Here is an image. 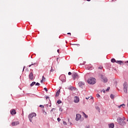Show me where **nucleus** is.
I'll return each mask as SVG.
<instances>
[{
  "mask_svg": "<svg viewBox=\"0 0 128 128\" xmlns=\"http://www.w3.org/2000/svg\"><path fill=\"white\" fill-rule=\"evenodd\" d=\"M124 120H126V118L124 117H123L122 118H118L117 119V122L118 124L122 126H126V122Z\"/></svg>",
  "mask_w": 128,
  "mask_h": 128,
  "instance_id": "obj_1",
  "label": "nucleus"
},
{
  "mask_svg": "<svg viewBox=\"0 0 128 128\" xmlns=\"http://www.w3.org/2000/svg\"><path fill=\"white\" fill-rule=\"evenodd\" d=\"M87 82L89 84H96V78H90L88 79Z\"/></svg>",
  "mask_w": 128,
  "mask_h": 128,
  "instance_id": "obj_2",
  "label": "nucleus"
},
{
  "mask_svg": "<svg viewBox=\"0 0 128 128\" xmlns=\"http://www.w3.org/2000/svg\"><path fill=\"white\" fill-rule=\"evenodd\" d=\"M100 76L102 80V82H108V78H106L105 76H103L102 74H100Z\"/></svg>",
  "mask_w": 128,
  "mask_h": 128,
  "instance_id": "obj_3",
  "label": "nucleus"
},
{
  "mask_svg": "<svg viewBox=\"0 0 128 128\" xmlns=\"http://www.w3.org/2000/svg\"><path fill=\"white\" fill-rule=\"evenodd\" d=\"M59 80H61V82H66V75L64 74H62L61 75L60 78H59Z\"/></svg>",
  "mask_w": 128,
  "mask_h": 128,
  "instance_id": "obj_4",
  "label": "nucleus"
},
{
  "mask_svg": "<svg viewBox=\"0 0 128 128\" xmlns=\"http://www.w3.org/2000/svg\"><path fill=\"white\" fill-rule=\"evenodd\" d=\"M36 116V114L35 113H32V114H29L28 118H29L30 122H32V118H34V116Z\"/></svg>",
  "mask_w": 128,
  "mask_h": 128,
  "instance_id": "obj_5",
  "label": "nucleus"
},
{
  "mask_svg": "<svg viewBox=\"0 0 128 128\" xmlns=\"http://www.w3.org/2000/svg\"><path fill=\"white\" fill-rule=\"evenodd\" d=\"M124 92L126 93L128 92V83H126V82H124Z\"/></svg>",
  "mask_w": 128,
  "mask_h": 128,
  "instance_id": "obj_6",
  "label": "nucleus"
},
{
  "mask_svg": "<svg viewBox=\"0 0 128 128\" xmlns=\"http://www.w3.org/2000/svg\"><path fill=\"white\" fill-rule=\"evenodd\" d=\"M72 78L73 80H78V78H80V76H78V74L76 73V72H73L72 74Z\"/></svg>",
  "mask_w": 128,
  "mask_h": 128,
  "instance_id": "obj_7",
  "label": "nucleus"
},
{
  "mask_svg": "<svg viewBox=\"0 0 128 128\" xmlns=\"http://www.w3.org/2000/svg\"><path fill=\"white\" fill-rule=\"evenodd\" d=\"M78 86L80 88H84V82H78Z\"/></svg>",
  "mask_w": 128,
  "mask_h": 128,
  "instance_id": "obj_8",
  "label": "nucleus"
},
{
  "mask_svg": "<svg viewBox=\"0 0 128 128\" xmlns=\"http://www.w3.org/2000/svg\"><path fill=\"white\" fill-rule=\"evenodd\" d=\"M80 118H82V115H80V114H76V120L77 122L80 120Z\"/></svg>",
  "mask_w": 128,
  "mask_h": 128,
  "instance_id": "obj_9",
  "label": "nucleus"
},
{
  "mask_svg": "<svg viewBox=\"0 0 128 128\" xmlns=\"http://www.w3.org/2000/svg\"><path fill=\"white\" fill-rule=\"evenodd\" d=\"M28 78L30 80H34V74L32 72H30L28 75Z\"/></svg>",
  "mask_w": 128,
  "mask_h": 128,
  "instance_id": "obj_10",
  "label": "nucleus"
},
{
  "mask_svg": "<svg viewBox=\"0 0 128 128\" xmlns=\"http://www.w3.org/2000/svg\"><path fill=\"white\" fill-rule=\"evenodd\" d=\"M80 102V98L78 96H75L74 98V102L78 104Z\"/></svg>",
  "mask_w": 128,
  "mask_h": 128,
  "instance_id": "obj_11",
  "label": "nucleus"
},
{
  "mask_svg": "<svg viewBox=\"0 0 128 128\" xmlns=\"http://www.w3.org/2000/svg\"><path fill=\"white\" fill-rule=\"evenodd\" d=\"M10 114H12V116H14V114H16V110L14 109H12L10 111Z\"/></svg>",
  "mask_w": 128,
  "mask_h": 128,
  "instance_id": "obj_12",
  "label": "nucleus"
},
{
  "mask_svg": "<svg viewBox=\"0 0 128 128\" xmlns=\"http://www.w3.org/2000/svg\"><path fill=\"white\" fill-rule=\"evenodd\" d=\"M12 126H18V124H20V122H12Z\"/></svg>",
  "mask_w": 128,
  "mask_h": 128,
  "instance_id": "obj_13",
  "label": "nucleus"
},
{
  "mask_svg": "<svg viewBox=\"0 0 128 128\" xmlns=\"http://www.w3.org/2000/svg\"><path fill=\"white\" fill-rule=\"evenodd\" d=\"M60 90H58L56 92V96H60Z\"/></svg>",
  "mask_w": 128,
  "mask_h": 128,
  "instance_id": "obj_14",
  "label": "nucleus"
},
{
  "mask_svg": "<svg viewBox=\"0 0 128 128\" xmlns=\"http://www.w3.org/2000/svg\"><path fill=\"white\" fill-rule=\"evenodd\" d=\"M114 123H111L110 124H109V128H114Z\"/></svg>",
  "mask_w": 128,
  "mask_h": 128,
  "instance_id": "obj_15",
  "label": "nucleus"
},
{
  "mask_svg": "<svg viewBox=\"0 0 128 128\" xmlns=\"http://www.w3.org/2000/svg\"><path fill=\"white\" fill-rule=\"evenodd\" d=\"M116 62V64H122V60H116V62Z\"/></svg>",
  "mask_w": 128,
  "mask_h": 128,
  "instance_id": "obj_16",
  "label": "nucleus"
},
{
  "mask_svg": "<svg viewBox=\"0 0 128 128\" xmlns=\"http://www.w3.org/2000/svg\"><path fill=\"white\" fill-rule=\"evenodd\" d=\"M54 110H56V108H53L52 109V110H50V112L52 114V112L53 114H54Z\"/></svg>",
  "mask_w": 128,
  "mask_h": 128,
  "instance_id": "obj_17",
  "label": "nucleus"
},
{
  "mask_svg": "<svg viewBox=\"0 0 128 128\" xmlns=\"http://www.w3.org/2000/svg\"><path fill=\"white\" fill-rule=\"evenodd\" d=\"M82 114H83V116H84V118H88V115H86V113L84 112H82Z\"/></svg>",
  "mask_w": 128,
  "mask_h": 128,
  "instance_id": "obj_18",
  "label": "nucleus"
},
{
  "mask_svg": "<svg viewBox=\"0 0 128 128\" xmlns=\"http://www.w3.org/2000/svg\"><path fill=\"white\" fill-rule=\"evenodd\" d=\"M126 106V105L124 104H121L120 105L118 108H124Z\"/></svg>",
  "mask_w": 128,
  "mask_h": 128,
  "instance_id": "obj_19",
  "label": "nucleus"
},
{
  "mask_svg": "<svg viewBox=\"0 0 128 128\" xmlns=\"http://www.w3.org/2000/svg\"><path fill=\"white\" fill-rule=\"evenodd\" d=\"M36 84V82H33L30 84V86H34Z\"/></svg>",
  "mask_w": 128,
  "mask_h": 128,
  "instance_id": "obj_20",
  "label": "nucleus"
},
{
  "mask_svg": "<svg viewBox=\"0 0 128 128\" xmlns=\"http://www.w3.org/2000/svg\"><path fill=\"white\" fill-rule=\"evenodd\" d=\"M116 62V59H114V58H112L111 60V62Z\"/></svg>",
  "mask_w": 128,
  "mask_h": 128,
  "instance_id": "obj_21",
  "label": "nucleus"
},
{
  "mask_svg": "<svg viewBox=\"0 0 128 128\" xmlns=\"http://www.w3.org/2000/svg\"><path fill=\"white\" fill-rule=\"evenodd\" d=\"M110 98L112 100H114V95L111 94H110Z\"/></svg>",
  "mask_w": 128,
  "mask_h": 128,
  "instance_id": "obj_22",
  "label": "nucleus"
},
{
  "mask_svg": "<svg viewBox=\"0 0 128 128\" xmlns=\"http://www.w3.org/2000/svg\"><path fill=\"white\" fill-rule=\"evenodd\" d=\"M57 103H58V104H62V100H58L57 101Z\"/></svg>",
  "mask_w": 128,
  "mask_h": 128,
  "instance_id": "obj_23",
  "label": "nucleus"
},
{
  "mask_svg": "<svg viewBox=\"0 0 128 128\" xmlns=\"http://www.w3.org/2000/svg\"><path fill=\"white\" fill-rule=\"evenodd\" d=\"M110 89V88L108 87V88H107V89L106 90V92H108Z\"/></svg>",
  "mask_w": 128,
  "mask_h": 128,
  "instance_id": "obj_24",
  "label": "nucleus"
},
{
  "mask_svg": "<svg viewBox=\"0 0 128 128\" xmlns=\"http://www.w3.org/2000/svg\"><path fill=\"white\" fill-rule=\"evenodd\" d=\"M34 64H36V63H32V64H30L28 66H29V68H30L31 67V66H34Z\"/></svg>",
  "mask_w": 128,
  "mask_h": 128,
  "instance_id": "obj_25",
  "label": "nucleus"
},
{
  "mask_svg": "<svg viewBox=\"0 0 128 128\" xmlns=\"http://www.w3.org/2000/svg\"><path fill=\"white\" fill-rule=\"evenodd\" d=\"M63 124H64V126H66V124H67L66 122L64 121L63 122Z\"/></svg>",
  "mask_w": 128,
  "mask_h": 128,
  "instance_id": "obj_26",
  "label": "nucleus"
},
{
  "mask_svg": "<svg viewBox=\"0 0 128 128\" xmlns=\"http://www.w3.org/2000/svg\"><path fill=\"white\" fill-rule=\"evenodd\" d=\"M42 80H46V78H44V76H42Z\"/></svg>",
  "mask_w": 128,
  "mask_h": 128,
  "instance_id": "obj_27",
  "label": "nucleus"
},
{
  "mask_svg": "<svg viewBox=\"0 0 128 128\" xmlns=\"http://www.w3.org/2000/svg\"><path fill=\"white\" fill-rule=\"evenodd\" d=\"M36 86H40V83H38V82H36Z\"/></svg>",
  "mask_w": 128,
  "mask_h": 128,
  "instance_id": "obj_28",
  "label": "nucleus"
},
{
  "mask_svg": "<svg viewBox=\"0 0 128 128\" xmlns=\"http://www.w3.org/2000/svg\"><path fill=\"white\" fill-rule=\"evenodd\" d=\"M57 120H58V122H60V118H57Z\"/></svg>",
  "mask_w": 128,
  "mask_h": 128,
  "instance_id": "obj_29",
  "label": "nucleus"
},
{
  "mask_svg": "<svg viewBox=\"0 0 128 128\" xmlns=\"http://www.w3.org/2000/svg\"><path fill=\"white\" fill-rule=\"evenodd\" d=\"M102 68H103L102 66H100L98 68H100V70H102Z\"/></svg>",
  "mask_w": 128,
  "mask_h": 128,
  "instance_id": "obj_30",
  "label": "nucleus"
},
{
  "mask_svg": "<svg viewBox=\"0 0 128 128\" xmlns=\"http://www.w3.org/2000/svg\"><path fill=\"white\" fill-rule=\"evenodd\" d=\"M54 72V69H52V67L51 68L50 72Z\"/></svg>",
  "mask_w": 128,
  "mask_h": 128,
  "instance_id": "obj_31",
  "label": "nucleus"
},
{
  "mask_svg": "<svg viewBox=\"0 0 128 128\" xmlns=\"http://www.w3.org/2000/svg\"><path fill=\"white\" fill-rule=\"evenodd\" d=\"M96 96L97 98H100V96L99 94H97Z\"/></svg>",
  "mask_w": 128,
  "mask_h": 128,
  "instance_id": "obj_32",
  "label": "nucleus"
},
{
  "mask_svg": "<svg viewBox=\"0 0 128 128\" xmlns=\"http://www.w3.org/2000/svg\"><path fill=\"white\" fill-rule=\"evenodd\" d=\"M44 90L46 92H48V88H44Z\"/></svg>",
  "mask_w": 128,
  "mask_h": 128,
  "instance_id": "obj_33",
  "label": "nucleus"
},
{
  "mask_svg": "<svg viewBox=\"0 0 128 128\" xmlns=\"http://www.w3.org/2000/svg\"><path fill=\"white\" fill-rule=\"evenodd\" d=\"M96 110H100V108L98 106L96 107Z\"/></svg>",
  "mask_w": 128,
  "mask_h": 128,
  "instance_id": "obj_34",
  "label": "nucleus"
},
{
  "mask_svg": "<svg viewBox=\"0 0 128 128\" xmlns=\"http://www.w3.org/2000/svg\"><path fill=\"white\" fill-rule=\"evenodd\" d=\"M68 76H71L72 73L70 72H68Z\"/></svg>",
  "mask_w": 128,
  "mask_h": 128,
  "instance_id": "obj_35",
  "label": "nucleus"
},
{
  "mask_svg": "<svg viewBox=\"0 0 128 128\" xmlns=\"http://www.w3.org/2000/svg\"><path fill=\"white\" fill-rule=\"evenodd\" d=\"M102 92H104V94H106V90H104V89L102 90Z\"/></svg>",
  "mask_w": 128,
  "mask_h": 128,
  "instance_id": "obj_36",
  "label": "nucleus"
},
{
  "mask_svg": "<svg viewBox=\"0 0 128 128\" xmlns=\"http://www.w3.org/2000/svg\"><path fill=\"white\" fill-rule=\"evenodd\" d=\"M39 106L40 108H44V106L42 105H40Z\"/></svg>",
  "mask_w": 128,
  "mask_h": 128,
  "instance_id": "obj_37",
  "label": "nucleus"
},
{
  "mask_svg": "<svg viewBox=\"0 0 128 128\" xmlns=\"http://www.w3.org/2000/svg\"><path fill=\"white\" fill-rule=\"evenodd\" d=\"M45 98H46V100H48V96H45Z\"/></svg>",
  "mask_w": 128,
  "mask_h": 128,
  "instance_id": "obj_38",
  "label": "nucleus"
},
{
  "mask_svg": "<svg viewBox=\"0 0 128 128\" xmlns=\"http://www.w3.org/2000/svg\"><path fill=\"white\" fill-rule=\"evenodd\" d=\"M43 112H44V114H46V112L45 111H44Z\"/></svg>",
  "mask_w": 128,
  "mask_h": 128,
  "instance_id": "obj_39",
  "label": "nucleus"
},
{
  "mask_svg": "<svg viewBox=\"0 0 128 128\" xmlns=\"http://www.w3.org/2000/svg\"><path fill=\"white\" fill-rule=\"evenodd\" d=\"M86 128H90V126H86Z\"/></svg>",
  "mask_w": 128,
  "mask_h": 128,
  "instance_id": "obj_40",
  "label": "nucleus"
},
{
  "mask_svg": "<svg viewBox=\"0 0 128 128\" xmlns=\"http://www.w3.org/2000/svg\"><path fill=\"white\" fill-rule=\"evenodd\" d=\"M70 90H72V87L70 88Z\"/></svg>",
  "mask_w": 128,
  "mask_h": 128,
  "instance_id": "obj_41",
  "label": "nucleus"
},
{
  "mask_svg": "<svg viewBox=\"0 0 128 128\" xmlns=\"http://www.w3.org/2000/svg\"><path fill=\"white\" fill-rule=\"evenodd\" d=\"M68 34H70V36H72V34L70 32L68 33Z\"/></svg>",
  "mask_w": 128,
  "mask_h": 128,
  "instance_id": "obj_42",
  "label": "nucleus"
},
{
  "mask_svg": "<svg viewBox=\"0 0 128 128\" xmlns=\"http://www.w3.org/2000/svg\"><path fill=\"white\" fill-rule=\"evenodd\" d=\"M44 82V80H40V82Z\"/></svg>",
  "mask_w": 128,
  "mask_h": 128,
  "instance_id": "obj_43",
  "label": "nucleus"
},
{
  "mask_svg": "<svg viewBox=\"0 0 128 128\" xmlns=\"http://www.w3.org/2000/svg\"><path fill=\"white\" fill-rule=\"evenodd\" d=\"M57 52H60V50H57Z\"/></svg>",
  "mask_w": 128,
  "mask_h": 128,
  "instance_id": "obj_44",
  "label": "nucleus"
},
{
  "mask_svg": "<svg viewBox=\"0 0 128 128\" xmlns=\"http://www.w3.org/2000/svg\"><path fill=\"white\" fill-rule=\"evenodd\" d=\"M86 98V100H88V98H90V97Z\"/></svg>",
  "mask_w": 128,
  "mask_h": 128,
  "instance_id": "obj_45",
  "label": "nucleus"
},
{
  "mask_svg": "<svg viewBox=\"0 0 128 128\" xmlns=\"http://www.w3.org/2000/svg\"><path fill=\"white\" fill-rule=\"evenodd\" d=\"M24 68H26V66L24 67V68H23V72H24Z\"/></svg>",
  "mask_w": 128,
  "mask_h": 128,
  "instance_id": "obj_46",
  "label": "nucleus"
},
{
  "mask_svg": "<svg viewBox=\"0 0 128 128\" xmlns=\"http://www.w3.org/2000/svg\"><path fill=\"white\" fill-rule=\"evenodd\" d=\"M87 2H90V0H86Z\"/></svg>",
  "mask_w": 128,
  "mask_h": 128,
  "instance_id": "obj_47",
  "label": "nucleus"
},
{
  "mask_svg": "<svg viewBox=\"0 0 128 128\" xmlns=\"http://www.w3.org/2000/svg\"><path fill=\"white\" fill-rule=\"evenodd\" d=\"M127 62V64H128V61H126V62Z\"/></svg>",
  "mask_w": 128,
  "mask_h": 128,
  "instance_id": "obj_48",
  "label": "nucleus"
},
{
  "mask_svg": "<svg viewBox=\"0 0 128 128\" xmlns=\"http://www.w3.org/2000/svg\"><path fill=\"white\" fill-rule=\"evenodd\" d=\"M68 122H70V118H68Z\"/></svg>",
  "mask_w": 128,
  "mask_h": 128,
  "instance_id": "obj_49",
  "label": "nucleus"
},
{
  "mask_svg": "<svg viewBox=\"0 0 128 128\" xmlns=\"http://www.w3.org/2000/svg\"><path fill=\"white\" fill-rule=\"evenodd\" d=\"M46 106H48V104H46Z\"/></svg>",
  "mask_w": 128,
  "mask_h": 128,
  "instance_id": "obj_50",
  "label": "nucleus"
},
{
  "mask_svg": "<svg viewBox=\"0 0 128 128\" xmlns=\"http://www.w3.org/2000/svg\"><path fill=\"white\" fill-rule=\"evenodd\" d=\"M50 106H52V105H50Z\"/></svg>",
  "mask_w": 128,
  "mask_h": 128,
  "instance_id": "obj_51",
  "label": "nucleus"
},
{
  "mask_svg": "<svg viewBox=\"0 0 128 128\" xmlns=\"http://www.w3.org/2000/svg\"><path fill=\"white\" fill-rule=\"evenodd\" d=\"M127 122H128V119L127 120Z\"/></svg>",
  "mask_w": 128,
  "mask_h": 128,
  "instance_id": "obj_52",
  "label": "nucleus"
}]
</instances>
